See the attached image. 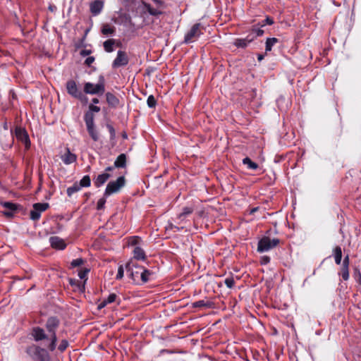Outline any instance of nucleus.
Masks as SVG:
<instances>
[{
    "label": "nucleus",
    "mask_w": 361,
    "mask_h": 361,
    "mask_svg": "<svg viewBox=\"0 0 361 361\" xmlns=\"http://www.w3.org/2000/svg\"><path fill=\"white\" fill-rule=\"evenodd\" d=\"M81 189L80 185L75 183L73 186L67 189V194L71 197L73 193L78 192Z\"/></svg>",
    "instance_id": "nucleus-29"
},
{
    "label": "nucleus",
    "mask_w": 361,
    "mask_h": 361,
    "mask_svg": "<svg viewBox=\"0 0 361 361\" xmlns=\"http://www.w3.org/2000/svg\"><path fill=\"white\" fill-rule=\"evenodd\" d=\"M243 163L247 166L250 169L255 170L258 168L257 164L253 162L250 158L246 157L243 160Z\"/></svg>",
    "instance_id": "nucleus-28"
},
{
    "label": "nucleus",
    "mask_w": 361,
    "mask_h": 361,
    "mask_svg": "<svg viewBox=\"0 0 361 361\" xmlns=\"http://www.w3.org/2000/svg\"><path fill=\"white\" fill-rule=\"evenodd\" d=\"M68 346V342L66 340H62L59 345V350L61 352L64 351Z\"/></svg>",
    "instance_id": "nucleus-37"
},
{
    "label": "nucleus",
    "mask_w": 361,
    "mask_h": 361,
    "mask_svg": "<svg viewBox=\"0 0 361 361\" xmlns=\"http://www.w3.org/2000/svg\"><path fill=\"white\" fill-rule=\"evenodd\" d=\"M85 122L87 126L94 125V116L92 112L87 111L84 116Z\"/></svg>",
    "instance_id": "nucleus-26"
},
{
    "label": "nucleus",
    "mask_w": 361,
    "mask_h": 361,
    "mask_svg": "<svg viewBox=\"0 0 361 361\" xmlns=\"http://www.w3.org/2000/svg\"><path fill=\"white\" fill-rule=\"evenodd\" d=\"M127 272L129 274L130 279L137 282L140 276L143 267L139 266L133 259H130L126 265Z\"/></svg>",
    "instance_id": "nucleus-4"
},
{
    "label": "nucleus",
    "mask_w": 361,
    "mask_h": 361,
    "mask_svg": "<svg viewBox=\"0 0 361 361\" xmlns=\"http://www.w3.org/2000/svg\"><path fill=\"white\" fill-rule=\"evenodd\" d=\"M35 354L39 356V359L37 361H47L48 360V355L42 348H35Z\"/></svg>",
    "instance_id": "nucleus-18"
},
{
    "label": "nucleus",
    "mask_w": 361,
    "mask_h": 361,
    "mask_svg": "<svg viewBox=\"0 0 361 361\" xmlns=\"http://www.w3.org/2000/svg\"><path fill=\"white\" fill-rule=\"evenodd\" d=\"M147 102V105L151 108L154 107L157 103L155 98L152 95L148 97Z\"/></svg>",
    "instance_id": "nucleus-35"
},
{
    "label": "nucleus",
    "mask_w": 361,
    "mask_h": 361,
    "mask_svg": "<svg viewBox=\"0 0 361 361\" xmlns=\"http://www.w3.org/2000/svg\"><path fill=\"white\" fill-rule=\"evenodd\" d=\"M1 204L4 208L8 210L16 211L17 209V206L12 202H6L1 203Z\"/></svg>",
    "instance_id": "nucleus-34"
},
{
    "label": "nucleus",
    "mask_w": 361,
    "mask_h": 361,
    "mask_svg": "<svg viewBox=\"0 0 361 361\" xmlns=\"http://www.w3.org/2000/svg\"><path fill=\"white\" fill-rule=\"evenodd\" d=\"M264 263H268L269 262V257H264L262 259Z\"/></svg>",
    "instance_id": "nucleus-52"
},
{
    "label": "nucleus",
    "mask_w": 361,
    "mask_h": 361,
    "mask_svg": "<svg viewBox=\"0 0 361 361\" xmlns=\"http://www.w3.org/2000/svg\"><path fill=\"white\" fill-rule=\"evenodd\" d=\"M123 274H124V269H123V266L121 265L118 267V273H117V275L116 276V279H118V280L121 279L123 277Z\"/></svg>",
    "instance_id": "nucleus-39"
},
{
    "label": "nucleus",
    "mask_w": 361,
    "mask_h": 361,
    "mask_svg": "<svg viewBox=\"0 0 361 361\" xmlns=\"http://www.w3.org/2000/svg\"><path fill=\"white\" fill-rule=\"evenodd\" d=\"M341 275L343 280L347 281L349 279L348 267H342L341 271Z\"/></svg>",
    "instance_id": "nucleus-33"
},
{
    "label": "nucleus",
    "mask_w": 361,
    "mask_h": 361,
    "mask_svg": "<svg viewBox=\"0 0 361 361\" xmlns=\"http://www.w3.org/2000/svg\"><path fill=\"white\" fill-rule=\"evenodd\" d=\"M101 32L104 35H113L115 32V27L109 24H104Z\"/></svg>",
    "instance_id": "nucleus-19"
},
{
    "label": "nucleus",
    "mask_w": 361,
    "mask_h": 361,
    "mask_svg": "<svg viewBox=\"0 0 361 361\" xmlns=\"http://www.w3.org/2000/svg\"><path fill=\"white\" fill-rule=\"evenodd\" d=\"M106 203V198L105 197H102L101 199H99L97 202V209H102L104 208V206Z\"/></svg>",
    "instance_id": "nucleus-40"
},
{
    "label": "nucleus",
    "mask_w": 361,
    "mask_h": 361,
    "mask_svg": "<svg viewBox=\"0 0 361 361\" xmlns=\"http://www.w3.org/2000/svg\"><path fill=\"white\" fill-rule=\"evenodd\" d=\"M112 169H113V167L109 166V167L106 169V171H111Z\"/></svg>",
    "instance_id": "nucleus-56"
},
{
    "label": "nucleus",
    "mask_w": 361,
    "mask_h": 361,
    "mask_svg": "<svg viewBox=\"0 0 361 361\" xmlns=\"http://www.w3.org/2000/svg\"><path fill=\"white\" fill-rule=\"evenodd\" d=\"M90 112H99L100 111V108L97 106H94L93 104H90L89 106Z\"/></svg>",
    "instance_id": "nucleus-44"
},
{
    "label": "nucleus",
    "mask_w": 361,
    "mask_h": 361,
    "mask_svg": "<svg viewBox=\"0 0 361 361\" xmlns=\"http://www.w3.org/2000/svg\"><path fill=\"white\" fill-rule=\"evenodd\" d=\"M128 63V56L123 51H118L117 56L113 61L112 66L114 68H118L121 66H126Z\"/></svg>",
    "instance_id": "nucleus-9"
},
{
    "label": "nucleus",
    "mask_w": 361,
    "mask_h": 361,
    "mask_svg": "<svg viewBox=\"0 0 361 361\" xmlns=\"http://www.w3.org/2000/svg\"><path fill=\"white\" fill-rule=\"evenodd\" d=\"M115 39H109L104 42V49L106 52H112L115 44Z\"/></svg>",
    "instance_id": "nucleus-21"
},
{
    "label": "nucleus",
    "mask_w": 361,
    "mask_h": 361,
    "mask_svg": "<svg viewBox=\"0 0 361 361\" xmlns=\"http://www.w3.org/2000/svg\"><path fill=\"white\" fill-rule=\"evenodd\" d=\"M107 128H108V129H109V132H110L111 135L112 136H114V135H115V130H114V128H113L111 125H107Z\"/></svg>",
    "instance_id": "nucleus-49"
},
{
    "label": "nucleus",
    "mask_w": 361,
    "mask_h": 361,
    "mask_svg": "<svg viewBox=\"0 0 361 361\" xmlns=\"http://www.w3.org/2000/svg\"><path fill=\"white\" fill-rule=\"evenodd\" d=\"M342 267H349V256L346 255L343 261Z\"/></svg>",
    "instance_id": "nucleus-45"
},
{
    "label": "nucleus",
    "mask_w": 361,
    "mask_h": 361,
    "mask_svg": "<svg viewBox=\"0 0 361 361\" xmlns=\"http://www.w3.org/2000/svg\"><path fill=\"white\" fill-rule=\"evenodd\" d=\"M110 174L106 172L98 175L94 180L95 186L97 188L102 186L110 178Z\"/></svg>",
    "instance_id": "nucleus-14"
},
{
    "label": "nucleus",
    "mask_w": 361,
    "mask_h": 361,
    "mask_svg": "<svg viewBox=\"0 0 361 361\" xmlns=\"http://www.w3.org/2000/svg\"><path fill=\"white\" fill-rule=\"evenodd\" d=\"M126 184V179L123 176L118 177L116 180L110 181L106 188L104 196H109L118 192Z\"/></svg>",
    "instance_id": "nucleus-3"
},
{
    "label": "nucleus",
    "mask_w": 361,
    "mask_h": 361,
    "mask_svg": "<svg viewBox=\"0 0 361 361\" xmlns=\"http://www.w3.org/2000/svg\"><path fill=\"white\" fill-rule=\"evenodd\" d=\"M265 24L272 25L274 24V20L270 17H267L265 19V23L262 24L261 26H264Z\"/></svg>",
    "instance_id": "nucleus-46"
},
{
    "label": "nucleus",
    "mask_w": 361,
    "mask_h": 361,
    "mask_svg": "<svg viewBox=\"0 0 361 361\" xmlns=\"http://www.w3.org/2000/svg\"><path fill=\"white\" fill-rule=\"evenodd\" d=\"M211 306V303L205 302L204 300H199L192 303L193 307H209Z\"/></svg>",
    "instance_id": "nucleus-30"
},
{
    "label": "nucleus",
    "mask_w": 361,
    "mask_h": 361,
    "mask_svg": "<svg viewBox=\"0 0 361 361\" xmlns=\"http://www.w3.org/2000/svg\"><path fill=\"white\" fill-rule=\"evenodd\" d=\"M49 242L52 247L59 250H63L66 247V245L62 238L57 236H52L49 238Z\"/></svg>",
    "instance_id": "nucleus-12"
},
{
    "label": "nucleus",
    "mask_w": 361,
    "mask_h": 361,
    "mask_svg": "<svg viewBox=\"0 0 361 361\" xmlns=\"http://www.w3.org/2000/svg\"><path fill=\"white\" fill-rule=\"evenodd\" d=\"M4 128L5 130H8V126H7V123H5L4 124Z\"/></svg>",
    "instance_id": "nucleus-55"
},
{
    "label": "nucleus",
    "mask_w": 361,
    "mask_h": 361,
    "mask_svg": "<svg viewBox=\"0 0 361 361\" xmlns=\"http://www.w3.org/2000/svg\"><path fill=\"white\" fill-rule=\"evenodd\" d=\"M14 212L15 211H11V210L7 209L6 211L3 212V214L7 217H11V216H13Z\"/></svg>",
    "instance_id": "nucleus-47"
},
{
    "label": "nucleus",
    "mask_w": 361,
    "mask_h": 361,
    "mask_svg": "<svg viewBox=\"0 0 361 361\" xmlns=\"http://www.w3.org/2000/svg\"><path fill=\"white\" fill-rule=\"evenodd\" d=\"M83 260L81 258H78V259H73L72 262H71V266L75 267H79L80 265H82L83 264Z\"/></svg>",
    "instance_id": "nucleus-38"
},
{
    "label": "nucleus",
    "mask_w": 361,
    "mask_h": 361,
    "mask_svg": "<svg viewBox=\"0 0 361 361\" xmlns=\"http://www.w3.org/2000/svg\"><path fill=\"white\" fill-rule=\"evenodd\" d=\"M87 129L92 140L97 141L99 140V135L97 130H95L94 124L87 126Z\"/></svg>",
    "instance_id": "nucleus-22"
},
{
    "label": "nucleus",
    "mask_w": 361,
    "mask_h": 361,
    "mask_svg": "<svg viewBox=\"0 0 361 361\" xmlns=\"http://www.w3.org/2000/svg\"><path fill=\"white\" fill-rule=\"evenodd\" d=\"M94 58L92 56H90V57H88L86 59L85 63L87 66H90L94 62Z\"/></svg>",
    "instance_id": "nucleus-48"
},
{
    "label": "nucleus",
    "mask_w": 361,
    "mask_h": 361,
    "mask_svg": "<svg viewBox=\"0 0 361 361\" xmlns=\"http://www.w3.org/2000/svg\"><path fill=\"white\" fill-rule=\"evenodd\" d=\"M16 137L25 143V147L28 148L30 147V141L27 132L20 127H17L15 130Z\"/></svg>",
    "instance_id": "nucleus-11"
},
{
    "label": "nucleus",
    "mask_w": 361,
    "mask_h": 361,
    "mask_svg": "<svg viewBox=\"0 0 361 361\" xmlns=\"http://www.w3.org/2000/svg\"><path fill=\"white\" fill-rule=\"evenodd\" d=\"M156 4L158 6L157 8H152L149 4H143L145 8L151 14L152 16H158L161 14V11L159 9V7L161 6L162 3L161 1L159 0H154Z\"/></svg>",
    "instance_id": "nucleus-13"
},
{
    "label": "nucleus",
    "mask_w": 361,
    "mask_h": 361,
    "mask_svg": "<svg viewBox=\"0 0 361 361\" xmlns=\"http://www.w3.org/2000/svg\"><path fill=\"white\" fill-rule=\"evenodd\" d=\"M278 39L273 37V38H268L266 41V52L270 51L272 49V47L278 42Z\"/></svg>",
    "instance_id": "nucleus-27"
},
{
    "label": "nucleus",
    "mask_w": 361,
    "mask_h": 361,
    "mask_svg": "<svg viewBox=\"0 0 361 361\" xmlns=\"http://www.w3.org/2000/svg\"><path fill=\"white\" fill-rule=\"evenodd\" d=\"M88 272L89 269L80 270L78 273V276L81 279H85Z\"/></svg>",
    "instance_id": "nucleus-42"
},
{
    "label": "nucleus",
    "mask_w": 361,
    "mask_h": 361,
    "mask_svg": "<svg viewBox=\"0 0 361 361\" xmlns=\"http://www.w3.org/2000/svg\"><path fill=\"white\" fill-rule=\"evenodd\" d=\"M263 58H264L263 55H259L258 56V60L259 61H262L263 59Z\"/></svg>",
    "instance_id": "nucleus-54"
},
{
    "label": "nucleus",
    "mask_w": 361,
    "mask_h": 361,
    "mask_svg": "<svg viewBox=\"0 0 361 361\" xmlns=\"http://www.w3.org/2000/svg\"><path fill=\"white\" fill-rule=\"evenodd\" d=\"M225 284L226 285V286L229 288H231L233 287L234 286V283H235V281L233 279V278L232 277H228V278H226L225 279V281H224Z\"/></svg>",
    "instance_id": "nucleus-36"
},
{
    "label": "nucleus",
    "mask_w": 361,
    "mask_h": 361,
    "mask_svg": "<svg viewBox=\"0 0 361 361\" xmlns=\"http://www.w3.org/2000/svg\"><path fill=\"white\" fill-rule=\"evenodd\" d=\"M257 36H262L264 34V30L260 28L254 27L252 30Z\"/></svg>",
    "instance_id": "nucleus-43"
},
{
    "label": "nucleus",
    "mask_w": 361,
    "mask_h": 361,
    "mask_svg": "<svg viewBox=\"0 0 361 361\" xmlns=\"http://www.w3.org/2000/svg\"><path fill=\"white\" fill-rule=\"evenodd\" d=\"M253 39H238L235 41L234 44L238 47L244 48L252 41Z\"/></svg>",
    "instance_id": "nucleus-25"
},
{
    "label": "nucleus",
    "mask_w": 361,
    "mask_h": 361,
    "mask_svg": "<svg viewBox=\"0 0 361 361\" xmlns=\"http://www.w3.org/2000/svg\"><path fill=\"white\" fill-rule=\"evenodd\" d=\"M201 35L200 25H194L190 30L186 34L185 37V42L190 43L194 42Z\"/></svg>",
    "instance_id": "nucleus-8"
},
{
    "label": "nucleus",
    "mask_w": 361,
    "mask_h": 361,
    "mask_svg": "<svg viewBox=\"0 0 361 361\" xmlns=\"http://www.w3.org/2000/svg\"><path fill=\"white\" fill-rule=\"evenodd\" d=\"M116 295L115 293L110 294L106 299H105L107 304L112 303L116 300Z\"/></svg>",
    "instance_id": "nucleus-41"
},
{
    "label": "nucleus",
    "mask_w": 361,
    "mask_h": 361,
    "mask_svg": "<svg viewBox=\"0 0 361 361\" xmlns=\"http://www.w3.org/2000/svg\"><path fill=\"white\" fill-rule=\"evenodd\" d=\"M193 212L192 207H186L183 209V212L178 215V218L180 221L185 220L188 215L190 214Z\"/></svg>",
    "instance_id": "nucleus-24"
},
{
    "label": "nucleus",
    "mask_w": 361,
    "mask_h": 361,
    "mask_svg": "<svg viewBox=\"0 0 361 361\" xmlns=\"http://www.w3.org/2000/svg\"><path fill=\"white\" fill-rule=\"evenodd\" d=\"M151 274L150 271L145 269L143 268V270L142 271V274L140 275V279L142 282L145 283L149 280V276Z\"/></svg>",
    "instance_id": "nucleus-32"
},
{
    "label": "nucleus",
    "mask_w": 361,
    "mask_h": 361,
    "mask_svg": "<svg viewBox=\"0 0 361 361\" xmlns=\"http://www.w3.org/2000/svg\"><path fill=\"white\" fill-rule=\"evenodd\" d=\"M123 137L124 138H126V137H127L126 134H123Z\"/></svg>",
    "instance_id": "nucleus-59"
},
{
    "label": "nucleus",
    "mask_w": 361,
    "mask_h": 361,
    "mask_svg": "<svg viewBox=\"0 0 361 361\" xmlns=\"http://www.w3.org/2000/svg\"><path fill=\"white\" fill-rule=\"evenodd\" d=\"M334 254L335 262L337 264H340L341 262V258H342L341 248L338 246L336 247L334 250Z\"/></svg>",
    "instance_id": "nucleus-23"
},
{
    "label": "nucleus",
    "mask_w": 361,
    "mask_h": 361,
    "mask_svg": "<svg viewBox=\"0 0 361 361\" xmlns=\"http://www.w3.org/2000/svg\"><path fill=\"white\" fill-rule=\"evenodd\" d=\"M82 54H87V51H82Z\"/></svg>",
    "instance_id": "nucleus-58"
},
{
    "label": "nucleus",
    "mask_w": 361,
    "mask_h": 361,
    "mask_svg": "<svg viewBox=\"0 0 361 361\" xmlns=\"http://www.w3.org/2000/svg\"><path fill=\"white\" fill-rule=\"evenodd\" d=\"M106 102L109 104V105H110L113 107L117 106L119 104L118 99L111 92H107L106 94Z\"/></svg>",
    "instance_id": "nucleus-16"
},
{
    "label": "nucleus",
    "mask_w": 361,
    "mask_h": 361,
    "mask_svg": "<svg viewBox=\"0 0 361 361\" xmlns=\"http://www.w3.org/2000/svg\"><path fill=\"white\" fill-rule=\"evenodd\" d=\"M133 259L138 260H145V253L143 249L137 246L133 250Z\"/></svg>",
    "instance_id": "nucleus-17"
},
{
    "label": "nucleus",
    "mask_w": 361,
    "mask_h": 361,
    "mask_svg": "<svg viewBox=\"0 0 361 361\" xmlns=\"http://www.w3.org/2000/svg\"><path fill=\"white\" fill-rule=\"evenodd\" d=\"M279 243L277 238L271 239L269 237H264L258 243L257 250L259 252H267L270 249L275 247Z\"/></svg>",
    "instance_id": "nucleus-6"
},
{
    "label": "nucleus",
    "mask_w": 361,
    "mask_h": 361,
    "mask_svg": "<svg viewBox=\"0 0 361 361\" xmlns=\"http://www.w3.org/2000/svg\"><path fill=\"white\" fill-rule=\"evenodd\" d=\"M126 155L124 154H121L116 159V161L114 162V166L118 168L124 167L126 165Z\"/></svg>",
    "instance_id": "nucleus-20"
},
{
    "label": "nucleus",
    "mask_w": 361,
    "mask_h": 361,
    "mask_svg": "<svg viewBox=\"0 0 361 361\" xmlns=\"http://www.w3.org/2000/svg\"><path fill=\"white\" fill-rule=\"evenodd\" d=\"M103 8V2L101 1H94L90 4V11L94 15L99 14Z\"/></svg>",
    "instance_id": "nucleus-15"
},
{
    "label": "nucleus",
    "mask_w": 361,
    "mask_h": 361,
    "mask_svg": "<svg viewBox=\"0 0 361 361\" xmlns=\"http://www.w3.org/2000/svg\"><path fill=\"white\" fill-rule=\"evenodd\" d=\"M92 102L94 104H97V103H99V99L97 98H94V99H92Z\"/></svg>",
    "instance_id": "nucleus-53"
},
{
    "label": "nucleus",
    "mask_w": 361,
    "mask_h": 361,
    "mask_svg": "<svg viewBox=\"0 0 361 361\" xmlns=\"http://www.w3.org/2000/svg\"><path fill=\"white\" fill-rule=\"evenodd\" d=\"M70 283H71V285H74L75 284V281L73 279L70 280Z\"/></svg>",
    "instance_id": "nucleus-57"
},
{
    "label": "nucleus",
    "mask_w": 361,
    "mask_h": 361,
    "mask_svg": "<svg viewBox=\"0 0 361 361\" xmlns=\"http://www.w3.org/2000/svg\"><path fill=\"white\" fill-rule=\"evenodd\" d=\"M105 91L104 78H100V81L99 83L94 85L91 82H86L84 85V92L86 94H103Z\"/></svg>",
    "instance_id": "nucleus-5"
},
{
    "label": "nucleus",
    "mask_w": 361,
    "mask_h": 361,
    "mask_svg": "<svg viewBox=\"0 0 361 361\" xmlns=\"http://www.w3.org/2000/svg\"><path fill=\"white\" fill-rule=\"evenodd\" d=\"M60 158L63 162L66 164H71L74 163L77 159V156L72 153L68 148H65L60 152Z\"/></svg>",
    "instance_id": "nucleus-10"
},
{
    "label": "nucleus",
    "mask_w": 361,
    "mask_h": 361,
    "mask_svg": "<svg viewBox=\"0 0 361 361\" xmlns=\"http://www.w3.org/2000/svg\"><path fill=\"white\" fill-rule=\"evenodd\" d=\"M49 207L48 203H36L33 205V209L30 212L31 219L36 221L40 217L41 213Z\"/></svg>",
    "instance_id": "nucleus-7"
},
{
    "label": "nucleus",
    "mask_w": 361,
    "mask_h": 361,
    "mask_svg": "<svg viewBox=\"0 0 361 361\" xmlns=\"http://www.w3.org/2000/svg\"><path fill=\"white\" fill-rule=\"evenodd\" d=\"M59 324V320L55 317L49 318L46 324V329L48 331L47 334L44 329L37 327L32 331V336L35 341L44 340L47 342V348L53 351L56 348V343L57 338L56 335V329L58 328Z\"/></svg>",
    "instance_id": "nucleus-1"
},
{
    "label": "nucleus",
    "mask_w": 361,
    "mask_h": 361,
    "mask_svg": "<svg viewBox=\"0 0 361 361\" xmlns=\"http://www.w3.org/2000/svg\"><path fill=\"white\" fill-rule=\"evenodd\" d=\"M90 178L89 176H85L80 181L79 185L82 187H89L90 185Z\"/></svg>",
    "instance_id": "nucleus-31"
},
{
    "label": "nucleus",
    "mask_w": 361,
    "mask_h": 361,
    "mask_svg": "<svg viewBox=\"0 0 361 361\" xmlns=\"http://www.w3.org/2000/svg\"><path fill=\"white\" fill-rule=\"evenodd\" d=\"M67 92L73 97L80 100L82 102L87 103V98L82 94V92L78 88L76 82L73 80H69L66 82Z\"/></svg>",
    "instance_id": "nucleus-2"
},
{
    "label": "nucleus",
    "mask_w": 361,
    "mask_h": 361,
    "mask_svg": "<svg viewBox=\"0 0 361 361\" xmlns=\"http://www.w3.org/2000/svg\"><path fill=\"white\" fill-rule=\"evenodd\" d=\"M139 240H140V238H137V237H134V238H133V240H132V244H133V245H136V244L138 243V241H139Z\"/></svg>",
    "instance_id": "nucleus-51"
},
{
    "label": "nucleus",
    "mask_w": 361,
    "mask_h": 361,
    "mask_svg": "<svg viewBox=\"0 0 361 361\" xmlns=\"http://www.w3.org/2000/svg\"><path fill=\"white\" fill-rule=\"evenodd\" d=\"M107 305V302L105 300H104L100 304L98 305V309H102L104 307Z\"/></svg>",
    "instance_id": "nucleus-50"
}]
</instances>
